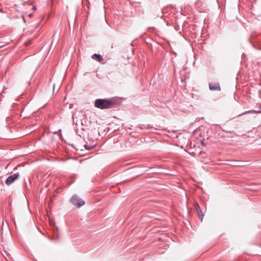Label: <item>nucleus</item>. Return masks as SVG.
<instances>
[{
    "label": "nucleus",
    "mask_w": 261,
    "mask_h": 261,
    "mask_svg": "<svg viewBox=\"0 0 261 261\" xmlns=\"http://www.w3.org/2000/svg\"><path fill=\"white\" fill-rule=\"evenodd\" d=\"M116 98L97 99L95 100L94 106L100 109H108L116 107L118 105Z\"/></svg>",
    "instance_id": "1"
},
{
    "label": "nucleus",
    "mask_w": 261,
    "mask_h": 261,
    "mask_svg": "<svg viewBox=\"0 0 261 261\" xmlns=\"http://www.w3.org/2000/svg\"><path fill=\"white\" fill-rule=\"evenodd\" d=\"M69 201L72 204L77 208H80L85 204V201L76 195H72Z\"/></svg>",
    "instance_id": "2"
},
{
    "label": "nucleus",
    "mask_w": 261,
    "mask_h": 261,
    "mask_svg": "<svg viewBox=\"0 0 261 261\" xmlns=\"http://www.w3.org/2000/svg\"><path fill=\"white\" fill-rule=\"evenodd\" d=\"M19 177V174L17 173H15V174H14L11 176H9L7 180H6V185H7L8 186H9L11 184H12L16 179L18 178V177Z\"/></svg>",
    "instance_id": "3"
},
{
    "label": "nucleus",
    "mask_w": 261,
    "mask_h": 261,
    "mask_svg": "<svg viewBox=\"0 0 261 261\" xmlns=\"http://www.w3.org/2000/svg\"><path fill=\"white\" fill-rule=\"evenodd\" d=\"M209 89L211 91H220L221 87L218 83L212 82L208 84Z\"/></svg>",
    "instance_id": "4"
},
{
    "label": "nucleus",
    "mask_w": 261,
    "mask_h": 261,
    "mask_svg": "<svg viewBox=\"0 0 261 261\" xmlns=\"http://www.w3.org/2000/svg\"><path fill=\"white\" fill-rule=\"evenodd\" d=\"M195 209L197 212V215H198L199 218L202 221L203 218L204 217V214L202 213V211L199 206V205L197 203L196 206L195 207Z\"/></svg>",
    "instance_id": "5"
},
{
    "label": "nucleus",
    "mask_w": 261,
    "mask_h": 261,
    "mask_svg": "<svg viewBox=\"0 0 261 261\" xmlns=\"http://www.w3.org/2000/svg\"><path fill=\"white\" fill-rule=\"evenodd\" d=\"M92 59L97 61V62L99 63H101L103 61V58L102 57L97 54H94L92 56Z\"/></svg>",
    "instance_id": "6"
},
{
    "label": "nucleus",
    "mask_w": 261,
    "mask_h": 261,
    "mask_svg": "<svg viewBox=\"0 0 261 261\" xmlns=\"http://www.w3.org/2000/svg\"><path fill=\"white\" fill-rule=\"evenodd\" d=\"M249 113H255V114H260L261 111H256V110H250L245 112L244 113L239 115V116L243 115L245 114H249Z\"/></svg>",
    "instance_id": "7"
},
{
    "label": "nucleus",
    "mask_w": 261,
    "mask_h": 261,
    "mask_svg": "<svg viewBox=\"0 0 261 261\" xmlns=\"http://www.w3.org/2000/svg\"><path fill=\"white\" fill-rule=\"evenodd\" d=\"M43 19H41L39 21V22L35 26V29L36 30H38V29H40L42 26V24H41V22L42 21H43Z\"/></svg>",
    "instance_id": "8"
},
{
    "label": "nucleus",
    "mask_w": 261,
    "mask_h": 261,
    "mask_svg": "<svg viewBox=\"0 0 261 261\" xmlns=\"http://www.w3.org/2000/svg\"><path fill=\"white\" fill-rule=\"evenodd\" d=\"M94 146H92V147H90L89 146L87 145H84V148L86 149V150H90V149L93 148Z\"/></svg>",
    "instance_id": "9"
},
{
    "label": "nucleus",
    "mask_w": 261,
    "mask_h": 261,
    "mask_svg": "<svg viewBox=\"0 0 261 261\" xmlns=\"http://www.w3.org/2000/svg\"><path fill=\"white\" fill-rule=\"evenodd\" d=\"M56 1V0H50V2H51V4L53 5L55 2Z\"/></svg>",
    "instance_id": "10"
},
{
    "label": "nucleus",
    "mask_w": 261,
    "mask_h": 261,
    "mask_svg": "<svg viewBox=\"0 0 261 261\" xmlns=\"http://www.w3.org/2000/svg\"><path fill=\"white\" fill-rule=\"evenodd\" d=\"M33 9H34V10H36V5H34Z\"/></svg>",
    "instance_id": "11"
},
{
    "label": "nucleus",
    "mask_w": 261,
    "mask_h": 261,
    "mask_svg": "<svg viewBox=\"0 0 261 261\" xmlns=\"http://www.w3.org/2000/svg\"><path fill=\"white\" fill-rule=\"evenodd\" d=\"M29 16L30 17H31L32 16H33V13H30V14L29 15Z\"/></svg>",
    "instance_id": "12"
},
{
    "label": "nucleus",
    "mask_w": 261,
    "mask_h": 261,
    "mask_svg": "<svg viewBox=\"0 0 261 261\" xmlns=\"http://www.w3.org/2000/svg\"><path fill=\"white\" fill-rule=\"evenodd\" d=\"M258 108L259 109H261V105L259 106Z\"/></svg>",
    "instance_id": "13"
}]
</instances>
